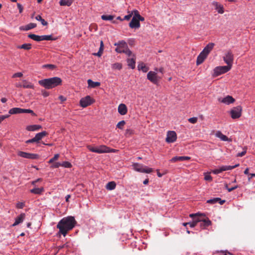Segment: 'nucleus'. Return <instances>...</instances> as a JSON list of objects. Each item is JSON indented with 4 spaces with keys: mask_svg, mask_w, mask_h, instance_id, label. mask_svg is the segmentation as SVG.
<instances>
[{
    "mask_svg": "<svg viewBox=\"0 0 255 255\" xmlns=\"http://www.w3.org/2000/svg\"><path fill=\"white\" fill-rule=\"evenodd\" d=\"M76 221L73 216H68L62 218L57 224V228L59 230V233L65 237L67 232L71 230L75 226Z\"/></svg>",
    "mask_w": 255,
    "mask_h": 255,
    "instance_id": "1",
    "label": "nucleus"
},
{
    "mask_svg": "<svg viewBox=\"0 0 255 255\" xmlns=\"http://www.w3.org/2000/svg\"><path fill=\"white\" fill-rule=\"evenodd\" d=\"M62 79L58 77L44 79L38 81L40 85L46 89H51L62 85Z\"/></svg>",
    "mask_w": 255,
    "mask_h": 255,
    "instance_id": "2",
    "label": "nucleus"
},
{
    "mask_svg": "<svg viewBox=\"0 0 255 255\" xmlns=\"http://www.w3.org/2000/svg\"><path fill=\"white\" fill-rule=\"evenodd\" d=\"M132 166L133 169L138 172L150 173L153 171L152 168L148 167L146 166L138 163H134L132 164Z\"/></svg>",
    "mask_w": 255,
    "mask_h": 255,
    "instance_id": "3",
    "label": "nucleus"
},
{
    "mask_svg": "<svg viewBox=\"0 0 255 255\" xmlns=\"http://www.w3.org/2000/svg\"><path fill=\"white\" fill-rule=\"evenodd\" d=\"M87 147L90 151L93 152L102 153L109 152V147L106 145H103L98 147H93L91 145H88Z\"/></svg>",
    "mask_w": 255,
    "mask_h": 255,
    "instance_id": "4",
    "label": "nucleus"
},
{
    "mask_svg": "<svg viewBox=\"0 0 255 255\" xmlns=\"http://www.w3.org/2000/svg\"><path fill=\"white\" fill-rule=\"evenodd\" d=\"M232 67H230V66H217L214 69V74L213 76L215 77L218 76L221 74H224L228 72L231 70Z\"/></svg>",
    "mask_w": 255,
    "mask_h": 255,
    "instance_id": "5",
    "label": "nucleus"
},
{
    "mask_svg": "<svg viewBox=\"0 0 255 255\" xmlns=\"http://www.w3.org/2000/svg\"><path fill=\"white\" fill-rule=\"evenodd\" d=\"M223 59L227 65L232 67L234 61V55L231 50L228 51L225 54Z\"/></svg>",
    "mask_w": 255,
    "mask_h": 255,
    "instance_id": "6",
    "label": "nucleus"
},
{
    "mask_svg": "<svg viewBox=\"0 0 255 255\" xmlns=\"http://www.w3.org/2000/svg\"><path fill=\"white\" fill-rule=\"evenodd\" d=\"M94 102V100L90 96H87L82 98L80 101V105L83 108H86Z\"/></svg>",
    "mask_w": 255,
    "mask_h": 255,
    "instance_id": "7",
    "label": "nucleus"
},
{
    "mask_svg": "<svg viewBox=\"0 0 255 255\" xmlns=\"http://www.w3.org/2000/svg\"><path fill=\"white\" fill-rule=\"evenodd\" d=\"M242 107L238 106L234 107L230 111V115L232 119H235L240 118L241 116Z\"/></svg>",
    "mask_w": 255,
    "mask_h": 255,
    "instance_id": "8",
    "label": "nucleus"
},
{
    "mask_svg": "<svg viewBox=\"0 0 255 255\" xmlns=\"http://www.w3.org/2000/svg\"><path fill=\"white\" fill-rule=\"evenodd\" d=\"M17 155L20 157L27 159H36L39 157V155L37 154L28 153L21 151L17 152Z\"/></svg>",
    "mask_w": 255,
    "mask_h": 255,
    "instance_id": "9",
    "label": "nucleus"
},
{
    "mask_svg": "<svg viewBox=\"0 0 255 255\" xmlns=\"http://www.w3.org/2000/svg\"><path fill=\"white\" fill-rule=\"evenodd\" d=\"M147 79L154 84L157 85L159 82L157 73L153 71H150L147 73Z\"/></svg>",
    "mask_w": 255,
    "mask_h": 255,
    "instance_id": "10",
    "label": "nucleus"
},
{
    "mask_svg": "<svg viewBox=\"0 0 255 255\" xmlns=\"http://www.w3.org/2000/svg\"><path fill=\"white\" fill-rule=\"evenodd\" d=\"M115 45L117 46L115 49L116 51L120 53H123L128 47L127 43L124 41H119L118 43H115Z\"/></svg>",
    "mask_w": 255,
    "mask_h": 255,
    "instance_id": "11",
    "label": "nucleus"
},
{
    "mask_svg": "<svg viewBox=\"0 0 255 255\" xmlns=\"http://www.w3.org/2000/svg\"><path fill=\"white\" fill-rule=\"evenodd\" d=\"M177 139L176 133L174 131H168L167 133L166 141L167 143H172Z\"/></svg>",
    "mask_w": 255,
    "mask_h": 255,
    "instance_id": "12",
    "label": "nucleus"
},
{
    "mask_svg": "<svg viewBox=\"0 0 255 255\" xmlns=\"http://www.w3.org/2000/svg\"><path fill=\"white\" fill-rule=\"evenodd\" d=\"M219 102L224 103L226 105H229L235 102V99L231 96L228 95L224 98H219L218 99Z\"/></svg>",
    "mask_w": 255,
    "mask_h": 255,
    "instance_id": "13",
    "label": "nucleus"
},
{
    "mask_svg": "<svg viewBox=\"0 0 255 255\" xmlns=\"http://www.w3.org/2000/svg\"><path fill=\"white\" fill-rule=\"evenodd\" d=\"M25 218V213H21L19 215H18L15 219V222L11 225L12 227H15L19 224L23 222L24 219Z\"/></svg>",
    "mask_w": 255,
    "mask_h": 255,
    "instance_id": "14",
    "label": "nucleus"
},
{
    "mask_svg": "<svg viewBox=\"0 0 255 255\" xmlns=\"http://www.w3.org/2000/svg\"><path fill=\"white\" fill-rule=\"evenodd\" d=\"M129 26L131 28L138 29L140 27V24L138 19L132 17L131 21L129 23Z\"/></svg>",
    "mask_w": 255,
    "mask_h": 255,
    "instance_id": "15",
    "label": "nucleus"
},
{
    "mask_svg": "<svg viewBox=\"0 0 255 255\" xmlns=\"http://www.w3.org/2000/svg\"><path fill=\"white\" fill-rule=\"evenodd\" d=\"M215 44L214 43H208L201 51L203 53L205 54L206 56L209 54L211 50L213 49Z\"/></svg>",
    "mask_w": 255,
    "mask_h": 255,
    "instance_id": "16",
    "label": "nucleus"
},
{
    "mask_svg": "<svg viewBox=\"0 0 255 255\" xmlns=\"http://www.w3.org/2000/svg\"><path fill=\"white\" fill-rule=\"evenodd\" d=\"M191 159V157L187 156H174L172 157L170 160V161L171 162H175L177 161H184V160H189Z\"/></svg>",
    "mask_w": 255,
    "mask_h": 255,
    "instance_id": "17",
    "label": "nucleus"
},
{
    "mask_svg": "<svg viewBox=\"0 0 255 255\" xmlns=\"http://www.w3.org/2000/svg\"><path fill=\"white\" fill-rule=\"evenodd\" d=\"M118 113L122 116L127 114L128 108L125 104H120L118 108Z\"/></svg>",
    "mask_w": 255,
    "mask_h": 255,
    "instance_id": "18",
    "label": "nucleus"
},
{
    "mask_svg": "<svg viewBox=\"0 0 255 255\" xmlns=\"http://www.w3.org/2000/svg\"><path fill=\"white\" fill-rule=\"evenodd\" d=\"M211 225V221L208 219H204L200 222V226L201 229H204Z\"/></svg>",
    "mask_w": 255,
    "mask_h": 255,
    "instance_id": "19",
    "label": "nucleus"
},
{
    "mask_svg": "<svg viewBox=\"0 0 255 255\" xmlns=\"http://www.w3.org/2000/svg\"><path fill=\"white\" fill-rule=\"evenodd\" d=\"M44 189L43 187H35L33 189L30 190V192L31 193L36 194V195H41L44 192Z\"/></svg>",
    "mask_w": 255,
    "mask_h": 255,
    "instance_id": "20",
    "label": "nucleus"
},
{
    "mask_svg": "<svg viewBox=\"0 0 255 255\" xmlns=\"http://www.w3.org/2000/svg\"><path fill=\"white\" fill-rule=\"evenodd\" d=\"M189 216L193 218V221L197 224L198 223H200L202 219L200 216V215L198 213L196 214H191Z\"/></svg>",
    "mask_w": 255,
    "mask_h": 255,
    "instance_id": "21",
    "label": "nucleus"
},
{
    "mask_svg": "<svg viewBox=\"0 0 255 255\" xmlns=\"http://www.w3.org/2000/svg\"><path fill=\"white\" fill-rule=\"evenodd\" d=\"M207 56L201 52L197 58L196 64L199 65L202 64L205 59L207 58Z\"/></svg>",
    "mask_w": 255,
    "mask_h": 255,
    "instance_id": "22",
    "label": "nucleus"
},
{
    "mask_svg": "<svg viewBox=\"0 0 255 255\" xmlns=\"http://www.w3.org/2000/svg\"><path fill=\"white\" fill-rule=\"evenodd\" d=\"M42 128V126L39 125H32L26 127V129L28 131H36Z\"/></svg>",
    "mask_w": 255,
    "mask_h": 255,
    "instance_id": "23",
    "label": "nucleus"
},
{
    "mask_svg": "<svg viewBox=\"0 0 255 255\" xmlns=\"http://www.w3.org/2000/svg\"><path fill=\"white\" fill-rule=\"evenodd\" d=\"M128 65L131 69H133L135 67V58L134 55L131 58L127 59Z\"/></svg>",
    "mask_w": 255,
    "mask_h": 255,
    "instance_id": "24",
    "label": "nucleus"
},
{
    "mask_svg": "<svg viewBox=\"0 0 255 255\" xmlns=\"http://www.w3.org/2000/svg\"><path fill=\"white\" fill-rule=\"evenodd\" d=\"M36 26V24L34 23H30L25 26H20L19 29L21 30L27 31L31 29Z\"/></svg>",
    "mask_w": 255,
    "mask_h": 255,
    "instance_id": "25",
    "label": "nucleus"
},
{
    "mask_svg": "<svg viewBox=\"0 0 255 255\" xmlns=\"http://www.w3.org/2000/svg\"><path fill=\"white\" fill-rule=\"evenodd\" d=\"M213 5L215 7V9L217 10L218 13L222 14L224 13L223 6L216 1L213 2Z\"/></svg>",
    "mask_w": 255,
    "mask_h": 255,
    "instance_id": "26",
    "label": "nucleus"
},
{
    "mask_svg": "<svg viewBox=\"0 0 255 255\" xmlns=\"http://www.w3.org/2000/svg\"><path fill=\"white\" fill-rule=\"evenodd\" d=\"M215 135L222 141H227L229 140V138L226 135L223 134L220 131H217Z\"/></svg>",
    "mask_w": 255,
    "mask_h": 255,
    "instance_id": "27",
    "label": "nucleus"
},
{
    "mask_svg": "<svg viewBox=\"0 0 255 255\" xmlns=\"http://www.w3.org/2000/svg\"><path fill=\"white\" fill-rule=\"evenodd\" d=\"M137 69L139 71L141 70L144 73L147 72L149 70V68L143 62H140L138 63L137 65Z\"/></svg>",
    "mask_w": 255,
    "mask_h": 255,
    "instance_id": "28",
    "label": "nucleus"
},
{
    "mask_svg": "<svg viewBox=\"0 0 255 255\" xmlns=\"http://www.w3.org/2000/svg\"><path fill=\"white\" fill-rule=\"evenodd\" d=\"M47 134V132L46 131H43L42 132L36 133L34 137L37 142H39V141Z\"/></svg>",
    "mask_w": 255,
    "mask_h": 255,
    "instance_id": "29",
    "label": "nucleus"
},
{
    "mask_svg": "<svg viewBox=\"0 0 255 255\" xmlns=\"http://www.w3.org/2000/svg\"><path fill=\"white\" fill-rule=\"evenodd\" d=\"M239 166V164H236L233 166L223 165V166H221L220 167H221L222 172H223V171H225L232 170L233 169H234L237 167H238Z\"/></svg>",
    "mask_w": 255,
    "mask_h": 255,
    "instance_id": "30",
    "label": "nucleus"
},
{
    "mask_svg": "<svg viewBox=\"0 0 255 255\" xmlns=\"http://www.w3.org/2000/svg\"><path fill=\"white\" fill-rule=\"evenodd\" d=\"M88 87L91 88H94L100 85V83L99 82H94L91 79H89L87 81Z\"/></svg>",
    "mask_w": 255,
    "mask_h": 255,
    "instance_id": "31",
    "label": "nucleus"
},
{
    "mask_svg": "<svg viewBox=\"0 0 255 255\" xmlns=\"http://www.w3.org/2000/svg\"><path fill=\"white\" fill-rule=\"evenodd\" d=\"M22 109L19 108H13L9 110V114L11 115L22 113Z\"/></svg>",
    "mask_w": 255,
    "mask_h": 255,
    "instance_id": "32",
    "label": "nucleus"
},
{
    "mask_svg": "<svg viewBox=\"0 0 255 255\" xmlns=\"http://www.w3.org/2000/svg\"><path fill=\"white\" fill-rule=\"evenodd\" d=\"M73 3V0H60L59 4L62 6H70Z\"/></svg>",
    "mask_w": 255,
    "mask_h": 255,
    "instance_id": "33",
    "label": "nucleus"
},
{
    "mask_svg": "<svg viewBox=\"0 0 255 255\" xmlns=\"http://www.w3.org/2000/svg\"><path fill=\"white\" fill-rule=\"evenodd\" d=\"M116 184L114 181H111L108 182L106 185V188L109 190H112L115 189Z\"/></svg>",
    "mask_w": 255,
    "mask_h": 255,
    "instance_id": "34",
    "label": "nucleus"
},
{
    "mask_svg": "<svg viewBox=\"0 0 255 255\" xmlns=\"http://www.w3.org/2000/svg\"><path fill=\"white\" fill-rule=\"evenodd\" d=\"M28 37L30 38L33 40L36 41H41V36L37 35L34 34H30L28 35Z\"/></svg>",
    "mask_w": 255,
    "mask_h": 255,
    "instance_id": "35",
    "label": "nucleus"
},
{
    "mask_svg": "<svg viewBox=\"0 0 255 255\" xmlns=\"http://www.w3.org/2000/svg\"><path fill=\"white\" fill-rule=\"evenodd\" d=\"M17 48L29 50L31 48V44L30 43H24L22 44L21 45L18 46L17 47Z\"/></svg>",
    "mask_w": 255,
    "mask_h": 255,
    "instance_id": "36",
    "label": "nucleus"
},
{
    "mask_svg": "<svg viewBox=\"0 0 255 255\" xmlns=\"http://www.w3.org/2000/svg\"><path fill=\"white\" fill-rule=\"evenodd\" d=\"M35 19L38 20V21H39L41 22V24L43 25V26H46L48 24V23L47 21H46L44 19H43L42 18V17L40 15H37L36 17H35Z\"/></svg>",
    "mask_w": 255,
    "mask_h": 255,
    "instance_id": "37",
    "label": "nucleus"
},
{
    "mask_svg": "<svg viewBox=\"0 0 255 255\" xmlns=\"http://www.w3.org/2000/svg\"><path fill=\"white\" fill-rule=\"evenodd\" d=\"M219 200H220V198L216 197V198H214L213 199L208 200L207 201V203L211 204H215L218 203Z\"/></svg>",
    "mask_w": 255,
    "mask_h": 255,
    "instance_id": "38",
    "label": "nucleus"
},
{
    "mask_svg": "<svg viewBox=\"0 0 255 255\" xmlns=\"http://www.w3.org/2000/svg\"><path fill=\"white\" fill-rule=\"evenodd\" d=\"M101 18L104 20H112L114 18V16L112 15H102Z\"/></svg>",
    "mask_w": 255,
    "mask_h": 255,
    "instance_id": "39",
    "label": "nucleus"
},
{
    "mask_svg": "<svg viewBox=\"0 0 255 255\" xmlns=\"http://www.w3.org/2000/svg\"><path fill=\"white\" fill-rule=\"evenodd\" d=\"M53 39L51 35H44L41 36V41L42 40H52Z\"/></svg>",
    "mask_w": 255,
    "mask_h": 255,
    "instance_id": "40",
    "label": "nucleus"
},
{
    "mask_svg": "<svg viewBox=\"0 0 255 255\" xmlns=\"http://www.w3.org/2000/svg\"><path fill=\"white\" fill-rule=\"evenodd\" d=\"M22 88L33 89L34 86L31 83H28V82H25V83H24L22 85Z\"/></svg>",
    "mask_w": 255,
    "mask_h": 255,
    "instance_id": "41",
    "label": "nucleus"
},
{
    "mask_svg": "<svg viewBox=\"0 0 255 255\" xmlns=\"http://www.w3.org/2000/svg\"><path fill=\"white\" fill-rule=\"evenodd\" d=\"M61 166L65 168H71L72 167V164L68 161H63L62 163H61Z\"/></svg>",
    "mask_w": 255,
    "mask_h": 255,
    "instance_id": "42",
    "label": "nucleus"
},
{
    "mask_svg": "<svg viewBox=\"0 0 255 255\" xmlns=\"http://www.w3.org/2000/svg\"><path fill=\"white\" fill-rule=\"evenodd\" d=\"M112 68L114 69L121 70L122 68V65L119 63H116L112 65Z\"/></svg>",
    "mask_w": 255,
    "mask_h": 255,
    "instance_id": "43",
    "label": "nucleus"
},
{
    "mask_svg": "<svg viewBox=\"0 0 255 255\" xmlns=\"http://www.w3.org/2000/svg\"><path fill=\"white\" fill-rule=\"evenodd\" d=\"M43 68H48L50 70H53L56 68V66L53 64H45L42 65Z\"/></svg>",
    "mask_w": 255,
    "mask_h": 255,
    "instance_id": "44",
    "label": "nucleus"
},
{
    "mask_svg": "<svg viewBox=\"0 0 255 255\" xmlns=\"http://www.w3.org/2000/svg\"><path fill=\"white\" fill-rule=\"evenodd\" d=\"M126 122L125 121H121L118 123L117 125V128L120 129H123L124 125H125Z\"/></svg>",
    "mask_w": 255,
    "mask_h": 255,
    "instance_id": "45",
    "label": "nucleus"
},
{
    "mask_svg": "<svg viewBox=\"0 0 255 255\" xmlns=\"http://www.w3.org/2000/svg\"><path fill=\"white\" fill-rule=\"evenodd\" d=\"M130 13H132V15H133L132 17L135 18H137L140 15L138 11L136 9L133 10Z\"/></svg>",
    "mask_w": 255,
    "mask_h": 255,
    "instance_id": "46",
    "label": "nucleus"
},
{
    "mask_svg": "<svg viewBox=\"0 0 255 255\" xmlns=\"http://www.w3.org/2000/svg\"><path fill=\"white\" fill-rule=\"evenodd\" d=\"M59 156V154H56L54 155V157H52V158H51L49 161H48V163H53L54 161L56 160L58 157Z\"/></svg>",
    "mask_w": 255,
    "mask_h": 255,
    "instance_id": "47",
    "label": "nucleus"
},
{
    "mask_svg": "<svg viewBox=\"0 0 255 255\" xmlns=\"http://www.w3.org/2000/svg\"><path fill=\"white\" fill-rule=\"evenodd\" d=\"M22 113H28V114H31L32 115L34 116L35 113L33 112V111L30 109H22Z\"/></svg>",
    "mask_w": 255,
    "mask_h": 255,
    "instance_id": "48",
    "label": "nucleus"
},
{
    "mask_svg": "<svg viewBox=\"0 0 255 255\" xmlns=\"http://www.w3.org/2000/svg\"><path fill=\"white\" fill-rule=\"evenodd\" d=\"M238 187V186L237 185H236L232 187L229 188L228 186V185L227 184L225 185V188L228 190L229 192H230L233 191L234 190L237 189Z\"/></svg>",
    "mask_w": 255,
    "mask_h": 255,
    "instance_id": "49",
    "label": "nucleus"
},
{
    "mask_svg": "<svg viewBox=\"0 0 255 255\" xmlns=\"http://www.w3.org/2000/svg\"><path fill=\"white\" fill-rule=\"evenodd\" d=\"M197 120L198 119L197 117H193L189 118L188 119V121L191 124H195L197 123Z\"/></svg>",
    "mask_w": 255,
    "mask_h": 255,
    "instance_id": "50",
    "label": "nucleus"
},
{
    "mask_svg": "<svg viewBox=\"0 0 255 255\" xmlns=\"http://www.w3.org/2000/svg\"><path fill=\"white\" fill-rule=\"evenodd\" d=\"M222 172L221 171V167H220L219 168L215 169L212 170V173L214 174H218Z\"/></svg>",
    "mask_w": 255,
    "mask_h": 255,
    "instance_id": "51",
    "label": "nucleus"
},
{
    "mask_svg": "<svg viewBox=\"0 0 255 255\" xmlns=\"http://www.w3.org/2000/svg\"><path fill=\"white\" fill-rule=\"evenodd\" d=\"M124 53H125L126 55H128V56H130L132 54V52L131 50L129 49L128 48V46L127 48L125 49L124 52H123Z\"/></svg>",
    "mask_w": 255,
    "mask_h": 255,
    "instance_id": "52",
    "label": "nucleus"
},
{
    "mask_svg": "<svg viewBox=\"0 0 255 255\" xmlns=\"http://www.w3.org/2000/svg\"><path fill=\"white\" fill-rule=\"evenodd\" d=\"M23 76V74L21 72H17V73H14L12 77L14 78H16V77H21L22 76Z\"/></svg>",
    "mask_w": 255,
    "mask_h": 255,
    "instance_id": "53",
    "label": "nucleus"
},
{
    "mask_svg": "<svg viewBox=\"0 0 255 255\" xmlns=\"http://www.w3.org/2000/svg\"><path fill=\"white\" fill-rule=\"evenodd\" d=\"M132 15V13H129L127 15H125L124 18H123V19L124 20H128L130 19V18L131 17Z\"/></svg>",
    "mask_w": 255,
    "mask_h": 255,
    "instance_id": "54",
    "label": "nucleus"
},
{
    "mask_svg": "<svg viewBox=\"0 0 255 255\" xmlns=\"http://www.w3.org/2000/svg\"><path fill=\"white\" fill-rule=\"evenodd\" d=\"M61 166V163L60 162H56L54 163L53 165L51 166V167L52 168H58L59 167Z\"/></svg>",
    "mask_w": 255,
    "mask_h": 255,
    "instance_id": "55",
    "label": "nucleus"
},
{
    "mask_svg": "<svg viewBox=\"0 0 255 255\" xmlns=\"http://www.w3.org/2000/svg\"><path fill=\"white\" fill-rule=\"evenodd\" d=\"M25 142L26 143H33V142H37V141H36L35 137H34L33 138H32L31 139L26 140Z\"/></svg>",
    "mask_w": 255,
    "mask_h": 255,
    "instance_id": "56",
    "label": "nucleus"
},
{
    "mask_svg": "<svg viewBox=\"0 0 255 255\" xmlns=\"http://www.w3.org/2000/svg\"><path fill=\"white\" fill-rule=\"evenodd\" d=\"M24 206V204L23 202H18L16 204V207L19 209H22Z\"/></svg>",
    "mask_w": 255,
    "mask_h": 255,
    "instance_id": "57",
    "label": "nucleus"
},
{
    "mask_svg": "<svg viewBox=\"0 0 255 255\" xmlns=\"http://www.w3.org/2000/svg\"><path fill=\"white\" fill-rule=\"evenodd\" d=\"M246 152H247V150H246V149H245L244 151H242L241 152H239L237 154V156L238 157H242L246 154Z\"/></svg>",
    "mask_w": 255,
    "mask_h": 255,
    "instance_id": "58",
    "label": "nucleus"
},
{
    "mask_svg": "<svg viewBox=\"0 0 255 255\" xmlns=\"http://www.w3.org/2000/svg\"><path fill=\"white\" fill-rule=\"evenodd\" d=\"M204 179L206 181H212V177L209 174H206L204 177Z\"/></svg>",
    "mask_w": 255,
    "mask_h": 255,
    "instance_id": "59",
    "label": "nucleus"
},
{
    "mask_svg": "<svg viewBox=\"0 0 255 255\" xmlns=\"http://www.w3.org/2000/svg\"><path fill=\"white\" fill-rule=\"evenodd\" d=\"M17 6L18 9H19V13H21L22 12V11H23V6H22V5L20 3H17Z\"/></svg>",
    "mask_w": 255,
    "mask_h": 255,
    "instance_id": "60",
    "label": "nucleus"
},
{
    "mask_svg": "<svg viewBox=\"0 0 255 255\" xmlns=\"http://www.w3.org/2000/svg\"><path fill=\"white\" fill-rule=\"evenodd\" d=\"M187 224H188L191 228H193L197 225L193 221L192 222H188Z\"/></svg>",
    "mask_w": 255,
    "mask_h": 255,
    "instance_id": "61",
    "label": "nucleus"
},
{
    "mask_svg": "<svg viewBox=\"0 0 255 255\" xmlns=\"http://www.w3.org/2000/svg\"><path fill=\"white\" fill-rule=\"evenodd\" d=\"M9 117L8 115H3L0 116V123L3 121L5 119L8 118Z\"/></svg>",
    "mask_w": 255,
    "mask_h": 255,
    "instance_id": "62",
    "label": "nucleus"
},
{
    "mask_svg": "<svg viewBox=\"0 0 255 255\" xmlns=\"http://www.w3.org/2000/svg\"><path fill=\"white\" fill-rule=\"evenodd\" d=\"M41 178L37 179L36 180H34V181H32V182H31V184H32V185H33V186H34V187H36V183L37 182H38V181H41Z\"/></svg>",
    "mask_w": 255,
    "mask_h": 255,
    "instance_id": "63",
    "label": "nucleus"
},
{
    "mask_svg": "<svg viewBox=\"0 0 255 255\" xmlns=\"http://www.w3.org/2000/svg\"><path fill=\"white\" fill-rule=\"evenodd\" d=\"M103 51V50H102V48H99V51L97 53H95V55L100 57L102 55Z\"/></svg>",
    "mask_w": 255,
    "mask_h": 255,
    "instance_id": "64",
    "label": "nucleus"
}]
</instances>
